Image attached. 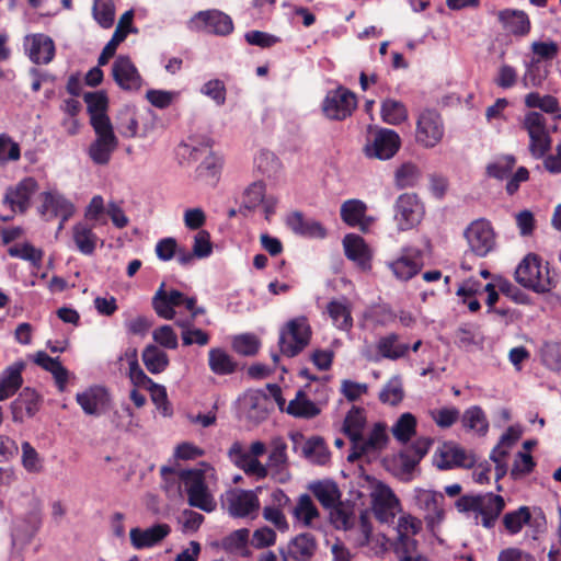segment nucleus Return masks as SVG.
Returning a JSON list of instances; mask_svg holds the SVG:
<instances>
[{
	"label": "nucleus",
	"instance_id": "obj_1",
	"mask_svg": "<svg viewBox=\"0 0 561 561\" xmlns=\"http://www.w3.org/2000/svg\"><path fill=\"white\" fill-rule=\"evenodd\" d=\"M329 511L330 522L334 528L350 531L353 540L359 547L368 545L373 528L367 512H362L357 519L354 505L343 501Z\"/></svg>",
	"mask_w": 561,
	"mask_h": 561
},
{
	"label": "nucleus",
	"instance_id": "obj_2",
	"mask_svg": "<svg viewBox=\"0 0 561 561\" xmlns=\"http://www.w3.org/2000/svg\"><path fill=\"white\" fill-rule=\"evenodd\" d=\"M515 279L523 287L536 293H548L554 287L548 262L538 254L528 253L515 271Z\"/></svg>",
	"mask_w": 561,
	"mask_h": 561
},
{
	"label": "nucleus",
	"instance_id": "obj_3",
	"mask_svg": "<svg viewBox=\"0 0 561 561\" xmlns=\"http://www.w3.org/2000/svg\"><path fill=\"white\" fill-rule=\"evenodd\" d=\"M456 507L460 512L473 513L477 524L480 517L482 526L491 528L504 510L505 502L501 495L490 492L478 495H462L457 500Z\"/></svg>",
	"mask_w": 561,
	"mask_h": 561
},
{
	"label": "nucleus",
	"instance_id": "obj_4",
	"mask_svg": "<svg viewBox=\"0 0 561 561\" xmlns=\"http://www.w3.org/2000/svg\"><path fill=\"white\" fill-rule=\"evenodd\" d=\"M179 478L187 494L190 506L204 512H214L217 503L206 484L205 472L201 469L181 470Z\"/></svg>",
	"mask_w": 561,
	"mask_h": 561
},
{
	"label": "nucleus",
	"instance_id": "obj_5",
	"mask_svg": "<svg viewBox=\"0 0 561 561\" xmlns=\"http://www.w3.org/2000/svg\"><path fill=\"white\" fill-rule=\"evenodd\" d=\"M522 128L529 137L528 150L533 158L541 159L551 149V130L542 113L530 111L524 115Z\"/></svg>",
	"mask_w": 561,
	"mask_h": 561
},
{
	"label": "nucleus",
	"instance_id": "obj_6",
	"mask_svg": "<svg viewBox=\"0 0 561 561\" xmlns=\"http://www.w3.org/2000/svg\"><path fill=\"white\" fill-rule=\"evenodd\" d=\"M311 334L310 324L305 316L289 320L279 334L280 353L287 357L297 356L309 344Z\"/></svg>",
	"mask_w": 561,
	"mask_h": 561
},
{
	"label": "nucleus",
	"instance_id": "obj_7",
	"mask_svg": "<svg viewBox=\"0 0 561 561\" xmlns=\"http://www.w3.org/2000/svg\"><path fill=\"white\" fill-rule=\"evenodd\" d=\"M93 129L96 138L89 147V157L96 164H106L117 147L110 117L93 118Z\"/></svg>",
	"mask_w": 561,
	"mask_h": 561
},
{
	"label": "nucleus",
	"instance_id": "obj_8",
	"mask_svg": "<svg viewBox=\"0 0 561 561\" xmlns=\"http://www.w3.org/2000/svg\"><path fill=\"white\" fill-rule=\"evenodd\" d=\"M424 214V205L416 194L403 193L394 203L393 219L399 231H408L416 227Z\"/></svg>",
	"mask_w": 561,
	"mask_h": 561
},
{
	"label": "nucleus",
	"instance_id": "obj_9",
	"mask_svg": "<svg viewBox=\"0 0 561 561\" xmlns=\"http://www.w3.org/2000/svg\"><path fill=\"white\" fill-rule=\"evenodd\" d=\"M111 366L127 377L134 388L130 391V399L137 408H140V366L138 362V347L135 344H128Z\"/></svg>",
	"mask_w": 561,
	"mask_h": 561
},
{
	"label": "nucleus",
	"instance_id": "obj_10",
	"mask_svg": "<svg viewBox=\"0 0 561 561\" xmlns=\"http://www.w3.org/2000/svg\"><path fill=\"white\" fill-rule=\"evenodd\" d=\"M176 156L181 162H197L202 160L197 170L202 174L204 171H209L215 174L214 169L217 165L218 159L213 154L210 147L196 138L190 137L182 141L176 148Z\"/></svg>",
	"mask_w": 561,
	"mask_h": 561
},
{
	"label": "nucleus",
	"instance_id": "obj_11",
	"mask_svg": "<svg viewBox=\"0 0 561 561\" xmlns=\"http://www.w3.org/2000/svg\"><path fill=\"white\" fill-rule=\"evenodd\" d=\"M444 124L434 110H424L416 119L415 140L424 148H434L444 137Z\"/></svg>",
	"mask_w": 561,
	"mask_h": 561
},
{
	"label": "nucleus",
	"instance_id": "obj_12",
	"mask_svg": "<svg viewBox=\"0 0 561 561\" xmlns=\"http://www.w3.org/2000/svg\"><path fill=\"white\" fill-rule=\"evenodd\" d=\"M42 525V507L38 500H32L30 510L24 517L13 522L11 539L13 547L26 545L36 535Z\"/></svg>",
	"mask_w": 561,
	"mask_h": 561
},
{
	"label": "nucleus",
	"instance_id": "obj_13",
	"mask_svg": "<svg viewBox=\"0 0 561 561\" xmlns=\"http://www.w3.org/2000/svg\"><path fill=\"white\" fill-rule=\"evenodd\" d=\"M371 507L376 518L380 523H393L400 511V502L392 490L383 484L376 483L370 493Z\"/></svg>",
	"mask_w": 561,
	"mask_h": 561
},
{
	"label": "nucleus",
	"instance_id": "obj_14",
	"mask_svg": "<svg viewBox=\"0 0 561 561\" xmlns=\"http://www.w3.org/2000/svg\"><path fill=\"white\" fill-rule=\"evenodd\" d=\"M400 146L401 139L397 131L380 128L371 135V138L364 148V152L368 158L388 160L398 152Z\"/></svg>",
	"mask_w": 561,
	"mask_h": 561
},
{
	"label": "nucleus",
	"instance_id": "obj_15",
	"mask_svg": "<svg viewBox=\"0 0 561 561\" xmlns=\"http://www.w3.org/2000/svg\"><path fill=\"white\" fill-rule=\"evenodd\" d=\"M444 495L440 492L415 488L413 491L414 505L424 513L427 526L433 530L444 517Z\"/></svg>",
	"mask_w": 561,
	"mask_h": 561
},
{
	"label": "nucleus",
	"instance_id": "obj_16",
	"mask_svg": "<svg viewBox=\"0 0 561 561\" xmlns=\"http://www.w3.org/2000/svg\"><path fill=\"white\" fill-rule=\"evenodd\" d=\"M465 234L470 250L480 257L486 256L495 248V233L491 224L484 219L473 221Z\"/></svg>",
	"mask_w": 561,
	"mask_h": 561
},
{
	"label": "nucleus",
	"instance_id": "obj_17",
	"mask_svg": "<svg viewBox=\"0 0 561 561\" xmlns=\"http://www.w3.org/2000/svg\"><path fill=\"white\" fill-rule=\"evenodd\" d=\"M357 106V100L353 92L340 88L328 93L323 102V112L330 119L343 121L351 116Z\"/></svg>",
	"mask_w": 561,
	"mask_h": 561
},
{
	"label": "nucleus",
	"instance_id": "obj_18",
	"mask_svg": "<svg viewBox=\"0 0 561 561\" xmlns=\"http://www.w3.org/2000/svg\"><path fill=\"white\" fill-rule=\"evenodd\" d=\"M42 205L38 208L39 214L47 220L59 217L61 219L59 229L73 215L75 206L58 191H47L41 194Z\"/></svg>",
	"mask_w": 561,
	"mask_h": 561
},
{
	"label": "nucleus",
	"instance_id": "obj_19",
	"mask_svg": "<svg viewBox=\"0 0 561 561\" xmlns=\"http://www.w3.org/2000/svg\"><path fill=\"white\" fill-rule=\"evenodd\" d=\"M376 350V354H373L368 348L364 350L362 354L369 362H379L381 358L398 360L408 355L410 346L400 342V336L397 333H389L377 341Z\"/></svg>",
	"mask_w": 561,
	"mask_h": 561
},
{
	"label": "nucleus",
	"instance_id": "obj_20",
	"mask_svg": "<svg viewBox=\"0 0 561 561\" xmlns=\"http://www.w3.org/2000/svg\"><path fill=\"white\" fill-rule=\"evenodd\" d=\"M77 403L88 415L99 416L111 409V396L106 388L93 386L83 392L77 393Z\"/></svg>",
	"mask_w": 561,
	"mask_h": 561
},
{
	"label": "nucleus",
	"instance_id": "obj_21",
	"mask_svg": "<svg viewBox=\"0 0 561 561\" xmlns=\"http://www.w3.org/2000/svg\"><path fill=\"white\" fill-rule=\"evenodd\" d=\"M37 188V182L33 178H25L14 187H8L3 197V204L9 205L12 213L19 210L25 213L30 207L32 195Z\"/></svg>",
	"mask_w": 561,
	"mask_h": 561
},
{
	"label": "nucleus",
	"instance_id": "obj_22",
	"mask_svg": "<svg viewBox=\"0 0 561 561\" xmlns=\"http://www.w3.org/2000/svg\"><path fill=\"white\" fill-rule=\"evenodd\" d=\"M228 512L234 517L256 516L260 501L256 491L237 490L227 497Z\"/></svg>",
	"mask_w": 561,
	"mask_h": 561
},
{
	"label": "nucleus",
	"instance_id": "obj_23",
	"mask_svg": "<svg viewBox=\"0 0 561 561\" xmlns=\"http://www.w3.org/2000/svg\"><path fill=\"white\" fill-rule=\"evenodd\" d=\"M433 439L420 437L411 445L404 447L397 458V463L403 474H411L424 456L428 453Z\"/></svg>",
	"mask_w": 561,
	"mask_h": 561
},
{
	"label": "nucleus",
	"instance_id": "obj_24",
	"mask_svg": "<svg viewBox=\"0 0 561 561\" xmlns=\"http://www.w3.org/2000/svg\"><path fill=\"white\" fill-rule=\"evenodd\" d=\"M317 550V541L309 533L299 534L294 537L286 548H279L282 561H307L311 559Z\"/></svg>",
	"mask_w": 561,
	"mask_h": 561
},
{
	"label": "nucleus",
	"instance_id": "obj_25",
	"mask_svg": "<svg viewBox=\"0 0 561 561\" xmlns=\"http://www.w3.org/2000/svg\"><path fill=\"white\" fill-rule=\"evenodd\" d=\"M188 298L179 290H167L165 284L162 283L152 298V307L159 317L172 319L175 314L173 308L182 305L186 307Z\"/></svg>",
	"mask_w": 561,
	"mask_h": 561
},
{
	"label": "nucleus",
	"instance_id": "obj_26",
	"mask_svg": "<svg viewBox=\"0 0 561 561\" xmlns=\"http://www.w3.org/2000/svg\"><path fill=\"white\" fill-rule=\"evenodd\" d=\"M387 442L388 435L386 432V425L382 423H376L367 438L362 435L358 442L352 446V451L347 456V460L350 462H354L366 453L382 449Z\"/></svg>",
	"mask_w": 561,
	"mask_h": 561
},
{
	"label": "nucleus",
	"instance_id": "obj_27",
	"mask_svg": "<svg viewBox=\"0 0 561 561\" xmlns=\"http://www.w3.org/2000/svg\"><path fill=\"white\" fill-rule=\"evenodd\" d=\"M193 22L196 24L201 23L198 26L201 30L220 36L228 35L233 30L231 18L217 10L198 12L194 16Z\"/></svg>",
	"mask_w": 561,
	"mask_h": 561
},
{
	"label": "nucleus",
	"instance_id": "obj_28",
	"mask_svg": "<svg viewBox=\"0 0 561 561\" xmlns=\"http://www.w3.org/2000/svg\"><path fill=\"white\" fill-rule=\"evenodd\" d=\"M25 49L30 59L36 64H48L55 56L53 39L45 34H34L26 37Z\"/></svg>",
	"mask_w": 561,
	"mask_h": 561
},
{
	"label": "nucleus",
	"instance_id": "obj_29",
	"mask_svg": "<svg viewBox=\"0 0 561 561\" xmlns=\"http://www.w3.org/2000/svg\"><path fill=\"white\" fill-rule=\"evenodd\" d=\"M367 206L359 199H348L341 206L342 220L351 226L358 227L363 232L368 231L374 219L366 216Z\"/></svg>",
	"mask_w": 561,
	"mask_h": 561
},
{
	"label": "nucleus",
	"instance_id": "obj_30",
	"mask_svg": "<svg viewBox=\"0 0 561 561\" xmlns=\"http://www.w3.org/2000/svg\"><path fill=\"white\" fill-rule=\"evenodd\" d=\"M308 490L325 510L336 506L342 501V491L337 483L330 479L312 481L308 484Z\"/></svg>",
	"mask_w": 561,
	"mask_h": 561
},
{
	"label": "nucleus",
	"instance_id": "obj_31",
	"mask_svg": "<svg viewBox=\"0 0 561 561\" xmlns=\"http://www.w3.org/2000/svg\"><path fill=\"white\" fill-rule=\"evenodd\" d=\"M39 396L32 388H24L19 397L11 403L12 419L22 422L24 416L32 417L39 410Z\"/></svg>",
	"mask_w": 561,
	"mask_h": 561
},
{
	"label": "nucleus",
	"instance_id": "obj_32",
	"mask_svg": "<svg viewBox=\"0 0 561 561\" xmlns=\"http://www.w3.org/2000/svg\"><path fill=\"white\" fill-rule=\"evenodd\" d=\"M229 456L236 466L244 471L248 476H254L256 479H264L267 476V469L256 458L249 455L243 450L240 443H234L230 450Z\"/></svg>",
	"mask_w": 561,
	"mask_h": 561
},
{
	"label": "nucleus",
	"instance_id": "obj_33",
	"mask_svg": "<svg viewBox=\"0 0 561 561\" xmlns=\"http://www.w3.org/2000/svg\"><path fill=\"white\" fill-rule=\"evenodd\" d=\"M343 247L347 259L355 262L362 270L370 268L371 253L362 237L354 233L346 234Z\"/></svg>",
	"mask_w": 561,
	"mask_h": 561
},
{
	"label": "nucleus",
	"instance_id": "obj_34",
	"mask_svg": "<svg viewBox=\"0 0 561 561\" xmlns=\"http://www.w3.org/2000/svg\"><path fill=\"white\" fill-rule=\"evenodd\" d=\"M25 368L23 360L14 362L0 375V401L12 397L23 383L22 371Z\"/></svg>",
	"mask_w": 561,
	"mask_h": 561
},
{
	"label": "nucleus",
	"instance_id": "obj_35",
	"mask_svg": "<svg viewBox=\"0 0 561 561\" xmlns=\"http://www.w3.org/2000/svg\"><path fill=\"white\" fill-rule=\"evenodd\" d=\"M295 448L301 444V455L312 463L324 465L330 459V451L328 450L324 440L321 437H311L302 440V436H293Z\"/></svg>",
	"mask_w": 561,
	"mask_h": 561
},
{
	"label": "nucleus",
	"instance_id": "obj_36",
	"mask_svg": "<svg viewBox=\"0 0 561 561\" xmlns=\"http://www.w3.org/2000/svg\"><path fill=\"white\" fill-rule=\"evenodd\" d=\"M497 16L503 28L513 35L523 36L530 31L529 18L522 10L505 9L500 11Z\"/></svg>",
	"mask_w": 561,
	"mask_h": 561
},
{
	"label": "nucleus",
	"instance_id": "obj_37",
	"mask_svg": "<svg viewBox=\"0 0 561 561\" xmlns=\"http://www.w3.org/2000/svg\"><path fill=\"white\" fill-rule=\"evenodd\" d=\"M327 312L336 329L351 331L353 328L352 308L346 298L331 300L327 306Z\"/></svg>",
	"mask_w": 561,
	"mask_h": 561
},
{
	"label": "nucleus",
	"instance_id": "obj_38",
	"mask_svg": "<svg viewBox=\"0 0 561 561\" xmlns=\"http://www.w3.org/2000/svg\"><path fill=\"white\" fill-rule=\"evenodd\" d=\"M137 72V68L128 56L119 55L112 65L113 79L124 90L133 88Z\"/></svg>",
	"mask_w": 561,
	"mask_h": 561
},
{
	"label": "nucleus",
	"instance_id": "obj_39",
	"mask_svg": "<svg viewBox=\"0 0 561 561\" xmlns=\"http://www.w3.org/2000/svg\"><path fill=\"white\" fill-rule=\"evenodd\" d=\"M270 404L267 394L262 390H251L243 398V405L247 409L248 417L257 422L267 416Z\"/></svg>",
	"mask_w": 561,
	"mask_h": 561
},
{
	"label": "nucleus",
	"instance_id": "obj_40",
	"mask_svg": "<svg viewBox=\"0 0 561 561\" xmlns=\"http://www.w3.org/2000/svg\"><path fill=\"white\" fill-rule=\"evenodd\" d=\"M294 519L305 527H312L314 520L320 517V512L311 496L307 493L300 494L291 510Z\"/></svg>",
	"mask_w": 561,
	"mask_h": 561
},
{
	"label": "nucleus",
	"instance_id": "obj_41",
	"mask_svg": "<svg viewBox=\"0 0 561 561\" xmlns=\"http://www.w3.org/2000/svg\"><path fill=\"white\" fill-rule=\"evenodd\" d=\"M287 226L297 234L313 238L325 237V229L319 221L306 219L299 211L293 213L287 217Z\"/></svg>",
	"mask_w": 561,
	"mask_h": 561
},
{
	"label": "nucleus",
	"instance_id": "obj_42",
	"mask_svg": "<svg viewBox=\"0 0 561 561\" xmlns=\"http://www.w3.org/2000/svg\"><path fill=\"white\" fill-rule=\"evenodd\" d=\"M420 252L416 255L405 253L389 264L394 276L400 280H409L421 270Z\"/></svg>",
	"mask_w": 561,
	"mask_h": 561
},
{
	"label": "nucleus",
	"instance_id": "obj_43",
	"mask_svg": "<svg viewBox=\"0 0 561 561\" xmlns=\"http://www.w3.org/2000/svg\"><path fill=\"white\" fill-rule=\"evenodd\" d=\"M285 411L295 417L301 419H312L320 414L318 405L302 390L297 391L295 399L289 401Z\"/></svg>",
	"mask_w": 561,
	"mask_h": 561
},
{
	"label": "nucleus",
	"instance_id": "obj_44",
	"mask_svg": "<svg viewBox=\"0 0 561 561\" xmlns=\"http://www.w3.org/2000/svg\"><path fill=\"white\" fill-rule=\"evenodd\" d=\"M72 238L77 249L84 255H91L95 251L98 237L92 228L84 222H78L72 228Z\"/></svg>",
	"mask_w": 561,
	"mask_h": 561
},
{
	"label": "nucleus",
	"instance_id": "obj_45",
	"mask_svg": "<svg viewBox=\"0 0 561 561\" xmlns=\"http://www.w3.org/2000/svg\"><path fill=\"white\" fill-rule=\"evenodd\" d=\"M117 129L125 138L135 137L138 129V108L134 104H125L117 114Z\"/></svg>",
	"mask_w": 561,
	"mask_h": 561
},
{
	"label": "nucleus",
	"instance_id": "obj_46",
	"mask_svg": "<svg viewBox=\"0 0 561 561\" xmlns=\"http://www.w3.org/2000/svg\"><path fill=\"white\" fill-rule=\"evenodd\" d=\"M366 424V416L364 409L353 407L344 420L343 430L352 442V446L358 442L363 435V431Z\"/></svg>",
	"mask_w": 561,
	"mask_h": 561
},
{
	"label": "nucleus",
	"instance_id": "obj_47",
	"mask_svg": "<svg viewBox=\"0 0 561 561\" xmlns=\"http://www.w3.org/2000/svg\"><path fill=\"white\" fill-rule=\"evenodd\" d=\"M525 105L529 108H539L547 114L556 115L561 119V106L557 98L550 94L540 95L538 92H530L525 96Z\"/></svg>",
	"mask_w": 561,
	"mask_h": 561
},
{
	"label": "nucleus",
	"instance_id": "obj_48",
	"mask_svg": "<svg viewBox=\"0 0 561 561\" xmlns=\"http://www.w3.org/2000/svg\"><path fill=\"white\" fill-rule=\"evenodd\" d=\"M208 365L216 375H230L236 371L237 364L222 348H211L208 354Z\"/></svg>",
	"mask_w": 561,
	"mask_h": 561
},
{
	"label": "nucleus",
	"instance_id": "obj_49",
	"mask_svg": "<svg viewBox=\"0 0 561 561\" xmlns=\"http://www.w3.org/2000/svg\"><path fill=\"white\" fill-rule=\"evenodd\" d=\"M144 388L149 390L152 402L163 416L172 414V408L168 401L165 388L154 383L151 378L142 373V389Z\"/></svg>",
	"mask_w": 561,
	"mask_h": 561
},
{
	"label": "nucleus",
	"instance_id": "obj_50",
	"mask_svg": "<svg viewBox=\"0 0 561 561\" xmlns=\"http://www.w3.org/2000/svg\"><path fill=\"white\" fill-rule=\"evenodd\" d=\"M142 363L151 374H160L169 366V357L159 346L148 345L142 351Z\"/></svg>",
	"mask_w": 561,
	"mask_h": 561
},
{
	"label": "nucleus",
	"instance_id": "obj_51",
	"mask_svg": "<svg viewBox=\"0 0 561 561\" xmlns=\"http://www.w3.org/2000/svg\"><path fill=\"white\" fill-rule=\"evenodd\" d=\"M416 424V417L412 413L405 412L392 425L391 433L398 442L407 444L415 435Z\"/></svg>",
	"mask_w": 561,
	"mask_h": 561
},
{
	"label": "nucleus",
	"instance_id": "obj_52",
	"mask_svg": "<svg viewBox=\"0 0 561 561\" xmlns=\"http://www.w3.org/2000/svg\"><path fill=\"white\" fill-rule=\"evenodd\" d=\"M422 529V522L410 515L404 514L398 518L396 525L397 540L396 542H405L408 540H415L414 536Z\"/></svg>",
	"mask_w": 561,
	"mask_h": 561
},
{
	"label": "nucleus",
	"instance_id": "obj_53",
	"mask_svg": "<svg viewBox=\"0 0 561 561\" xmlns=\"http://www.w3.org/2000/svg\"><path fill=\"white\" fill-rule=\"evenodd\" d=\"M461 423L463 427L476 431L480 435H485L489 430V422L485 413L478 405H473L463 412Z\"/></svg>",
	"mask_w": 561,
	"mask_h": 561
},
{
	"label": "nucleus",
	"instance_id": "obj_54",
	"mask_svg": "<svg viewBox=\"0 0 561 561\" xmlns=\"http://www.w3.org/2000/svg\"><path fill=\"white\" fill-rule=\"evenodd\" d=\"M83 100L87 103L90 123L92 126L93 118L108 117L106 114L108 100L104 91L87 92L83 94Z\"/></svg>",
	"mask_w": 561,
	"mask_h": 561
},
{
	"label": "nucleus",
	"instance_id": "obj_55",
	"mask_svg": "<svg viewBox=\"0 0 561 561\" xmlns=\"http://www.w3.org/2000/svg\"><path fill=\"white\" fill-rule=\"evenodd\" d=\"M381 117L387 124L399 125L408 118V110L402 102L388 99L381 104Z\"/></svg>",
	"mask_w": 561,
	"mask_h": 561
},
{
	"label": "nucleus",
	"instance_id": "obj_56",
	"mask_svg": "<svg viewBox=\"0 0 561 561\" xmlns=\"http://www.w3.org/2000/svg\"><path fill=\"white\" fill-rule=\"evenodd\" d=\"M92 14L101 27L110 28L113 25L115 18V5L113 0H94Z\"/></svg>",
	"mask_w": 561,
	"mask_h": 561
},
{
	"label": "nucleus",
	"instance_id": "obj_57",
	"mask_svg": "<svg viewBox=\"0 0 561 561\" xmlns=\"http://www.w3.org/2000/svg\"><path fill=\"white\" fill-rule=\"evenodd\" d=\"M516 163V159L512 154H505L496 158L486 165V174L497 180L506 179Z\"/></svg>",
	"mask_w": 561,
	"mask_h": 561
},
{
	"label": "nucleus",
	"instance_id": "obj_58",
	"mask_svg": "<svg viewBox=\"0 0 561 561\" xmlns=\"http://www.w3.org/2000/svg\"><path fill=\"white\" fill-rule=\"evenodd\" d=\"M8 253L10 256L27 261L34 266H39L43 260V251L28 242L10 247Z\"/></svg>",
	"mask_w": 561,
	"mask_h": 561
},
{
	"label": "nucleus",
	"instance_id": "obj_59",
	"mask_svg": "<svg viewBox=\"0 0 561 561\" xmlns=\"http://www.w3.org/2000/svg\"><path fill=\"white\" fill-rule=\"evenodd\" d=\"M443 457L446 458L444 463H439L438 467L442 469H447L453 466L459 467H472L474 465V458L471 455H468L465 449L460 447H451L448 448Z\"/></svg>",
	"mask_w": 561,
	"mask_h": 561
},
{
	"label": "nucleus",
	"instance_id": "obj_60",
	"mask_svg": "<svg viewBox=\"0 0 561 561\" xmlns=\"http://www.w3.org/2000/svg\"><path fill=\"white\" fill-rule=\"evenodd\" d=\"M393 552L398 561H428L419 550L416 540L394 542Z\"/></svg>",
	"mask_w": 561,
	"mask_h": 561
},
{
	"label": "nucleus",
	"instance_id": "obj_61",
	"mask_svg": "<svg viewBox=\"0 0 561 561\" xmlns=\"http://www.w3.org/2000/svg\"><path fill=\"white\" fill-rule=\"evenodd\" d=\"M531 518L530 511L527 506H520L518 510L508 512L503 517V524L507 531L517 534L522 530L525 524H528Z\"/></svg>",
	"mask_w": 561,
	"mask_h": 561
},
{
	"label": "nucleus",
	"instance_id": "obj_62",
	"mask_svg": "<svg viewBox=\"0 0 561 561\" xmlns=\"http://www.w3.org/2000/svg\"><path fill=\"white\" fill-rule=\"evenodd\" d=\"M363 317L366 321L373 323L374 325H387L392 322L396 318L392 310L386 305H375L368 307Z\"/></svg>",
	"mask_w": 561,
	"mask_h": 561
},
{
	"label": "nucleus",
	"instance_id": "obj_63",
	"mask_svg": "<svg viewBox=\"0 0 561 561\" xmlns=\"http://www.w3.org/2000/svg\"><path fill=\"white\" fill-rule=\"evenodd\" d=\"M404 396L401 379L399 377L391 378L379 393V400L382 403L396 405L402 401Z\"/></svg>",
	"mask_w": 561,
	"mask_h": 561
},
{
	"label": "nucleus",
	"instance_id": "obj_64",
	"mask_svg": "<svg viewBox=\"0 0 561 561\" xmlns=\"http://www.w3.org/2000/svg\"><path fill=\"white\" fill-rule=\"evenodd\" d=\"M541 358L546 367L551 370H561V344L556 342L546 343L541 348Z\"/></svg>",
	"mask_w": 561,
	"mask_h": 561
}]
</instances>
